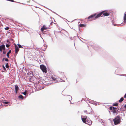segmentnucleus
Here are the masks:
<instances>
[{
	"label": "nucleus",
	"instance_id": "obj_27",
	"mask_svg": "<svg viewBox=\"0 0 126 126\" xmlns=\"http://www.w3.org/2000/svg\"><path fill=\"white\" fill-rule=\"evenodd\" d=\"M2 67L3 68V69L5 71H6V68L5 67L4 65H2Z\"/></svg>",
	"mask_w": 126,
	"mask_h": 126
},
{
	"label": "nucleus",
	"instance_id": "obj_8",
	"mask_svg": "<svg viewBox=\"0 0 126 126\" xmlns=\"http://www.w3.org/2000/svg\"><path fill=\"white\" fill-rule=\"evenodd\" d=\"M86 123L85 124H87L89 125H91L92 123V121L89 118H88L86 121Z\"/></svg>",
	"mask_w": 126,
	"mask_h": 126
},
{
	"label": "nucleus",
	"instance_id": "obj_50",
	"mask_svg": "<svg viewBox=\"0 0 126 126\" xmlns=\"http://www.w3.org/2000/svg\"><path fill=\"white\" fill-rule=\"evenodd\" d=\"M120 114H121V115H123V116H124L123 115V114H122V113H120Z\"/></svg>",
	"mask_w": 126,
	"mask_h": 126
},
{
	"label": "nucleus",
	"instance_id": "obj_49",
	"mask_svg": "<svg viewBox=\"0 0 126 126\" xmlns=\"http://www.w3.org/2000/svg\"><path fill=\"white\" fill-rule=\"evenodd\" d=\"M111 119H111V118H110V119H109V120H110V121H111V120H112H112Z\"/></svg>",
	"mask_w": 126,
	"mask_h": 126
},
{
	"label": "nucleus",
	"instance_id": "obj_46",
	"mask_svg": "<svg viewBox=\"0 0 126 126\" xmlns=\"http://www.w3.org/2000/svg\"><path fill=\"white\" fill-rule=\"evenodd\" d=\"M5 60V58H3L2 59V62L4 60Z\"/></svg>",
	"mask_w": 126,
	"mask_h": 126
},
{
	"label": "nucleus",
	"instance_id": "obj_21",
	"mask_svg": "<svg viewBox=\"0 0 126 126\" xmlns=\"http://www.w3.org/2000/svg\"><path fill=\"white\" fill-rule=\"evenodd\" d=\"M85 25L84 24H81L79 25V27H85Z\"/></svg>",
	"mask_w": 126,
	"mask_h": 126
},
{
	"label": "nucleus",
	"instance_id": "obj_55",
	"mask_svg": "<svg viewBox=\"0 0 126 126\" xmlns=\"http://www.w3.org/2000/svg\"><path fill=\"white\" fill-rule=\"evenodd\" d=\"M62 81H63V82H64L65 81L64 80H62Z\"/></svg>",
	"mask_w": 126,
	"mask_h": 126
},
{
	"label": "nucleus",
	"instance_id": "obj_56",
	"mask_svg": "<svg viewBox=\"0 0 126 126\" xmlns=\"http://www.w3.org/2000/svg\"><path fill=\"white\" fill-rule=\"evenodd\" d=\"M75 37V36H74V37H73V39H74V38Z\"/></svg>",
	"mask_w": 126,
	"mask_h": 126
},
{
	"label": "nucleus",
	"instance_id": "obj_23",
	"mask_svg": "<svg viewBox=\"0 0 126 126\" xmlns=\"http://www.w3.org/2000/svg\"><path fill=\"white\" fill-rule=\"evenodd\" d=\"M118 105V103H114L113 104V105L114 106H116Z\"/></svg>",
	"mask_w": 126,
	"mask_h": 126
},
{
	"label": "nucleus",
	"instance_id": "obj_10",
	"mask_svg": "<svg viewBox=\"0 0 126 126\" xmlns=\"http://www.w3.org/2000/svg\"><path fill=\"white\" fill-rule=\"evenodd\" d=\"M47 29V28L46 27V26L44 25L41 29V30L42 32L44 31V30H46Z\"/></svg>",
	"mask_w": 126,
	"mask_h": 126
},
{
	"label": "nucleus",
	"instance_id": "obj_22",
	"mask_svg": "<svg viewBox=\"0 0 126 126\" xmlns=\"http://www.w3.org/2000/svg\"><path fill=\"white\" fill-rule=\"evenodd\" d=\"M68 96V98H69V101H71L72 100V97L70 95H67Z\"/></svg>",
	"mask_w": 126,
	"mask_h": 126
},
{
	"label": "nucleus",
	"instance_id": "obj_43",
	"mask_svg": "<svg viewBox=\"0 0 126 126\" xmlns=\"http://www.w3.org/2000/svg\"><path fill=\"white\" fill-rule=\"evenodd\" d=\"M54 24V23H53V22H51V23H50V25H52L53 23Z\"/></svg>",
	"mask_w": 126,
	"mask_h": 126
},
{
	"label": "nucleus",
	"instance_id": "obj_9",
	"mask_svg": "<svg viewBox=\"0 0 126 126\" xmlns=\"http://www.w3.org/2000/svg\"><path fill=\"white\" fill-rule=\"evenodd\" d=\"M123 19V25H124L126 23V13H125L124 14Z\"/></svg>",
	"mask_w": 126,
	"mask_h": 126
},
{
	"label": "nucleus",
	"instance_id": "obj_35",
	"mask_svg": "<svg viewBox=\"0 0 126 126\" xmlns=\"http://www.w3.org/2000/svg\"><path fill=\"white\" fill-rule=\"evenodd\" d=\"M8 1H11L13 2H15L16 1L13 0H8Z\"/></svg>",
	"mask_w": 126,
	"mask_h": 126
},
{
	"label": "nucleus",
	"instance_id": "obj_13",
	"mask_svg": "<svg viewBox=\"0 0 126 126\" xmlns=\"http://www.w3.org/2000/svg\"><path fill=\"white\" fill-rule=\"evenodd\" d=\"M0 48L1 49H2L3 50H5V46L4 44H2L1 45H0Z\"/></svg>",
	"mask_w": 126,
	"mask_h": 126
},
{
	"label": "nucleus",
	"instance_id": "obj_14",
	"mask_svg": "<svg viewBox=\"0 0 126 126\" xmlns=\"http://www.w3.org/2000/svg\"><path fill=\"white\" fill-rule=\"evenodd\" d=\"M2 102L4 104H8L10 103V102L7 101L6 100H4L2 101Z\"/></svg>",
	"mask_w": 126,
	"mask_h": 126
},
{
	"label": "nucleus",
	"instance_id": "obj_36",
	"mask_svg": "<svg viewBox=\"0 0 126 126\" xmlns=\"http://www.w3.org/2000/svg\"><path fill=\"white\" fill-rule=\"evenodd\" d=\"M9 46V45L8 44H6V46L7 47H8Z\"/></svg>",
	"mask_w": 126,
	"mask_h": 126
},
{
	"label": "nucleus",
	"instance_id": "obj_37",
	"mask_svg": "<svg viewBox=\"0 0 126 126\" xmlns=\"http://www.w3.org/2000/svg\"><path fill=\"white\" fill-rule=\"evenodd\" d=\"M118 108V107H113V110H116Z\"/></svg>",
	"mask_w": 126,
	"mask_h": 126
},
{
	"label": "nucleus",
	"instance_id": "obj_45",
	"mask_svg": "<svg viewBox=\"0 0 126 126\" xmlns=\"http://www.w3.org/2000/svg\"><path fill=\"white\" fill-rule=\"evenodd\" d=\"M3 50V49H1V48H0V52H2Z\"/></svg>",
	"mask_w": 126,
	"mask_h": 126
},
{
	"label": "nucleus",
	"instance_id": "obj_41",
	"mask_svg": "<svg viewBox=\"0 0 126 126\" xmlns=\"http://www.w3.org/2000/svg\"><path fill=\"white\" fill-rule=\"evenodd\" d=\"M84 112L85 113H87V114H88L89 113H87V110H84Z\"/></svg>",
	"mask_w": 126,
	"mask_h": 126
},
{
	"label": "nucleus",
	"instance_id": "obj_48",
	"mask_svg": "<svg viewBox=\"0 0 126 126\" xmlns=\"http://www.w3.org/2000/svg\"><path fill=\"white\" fill-rule=\"evenodd\" d=\"M46 83V82H45L44 83V84H44V85H48V84H45V83Z\"/></svg>",
	"mask_w": 126,
	"mask_h": 126
},
{
	"label": "nucleus",
	"instance_id": "obj_7",
	"mask_svg": "<svg viewBox=\"0 0 126 126\" xmlns=\"http://www.w3.org/2000/svg\"><path fill=\"white\" fill-rule=\"evenodd\" d=\"M14 45L15 47V53L17 54L19 50V47L15 43L14 44Z\"/></svg>",
	"mask_w": 126,
	"mask_h": 126
},
{
	"label": "nucleus",
	"instance_id": "obj_40",
	"mask_svg": "<svg viewBox=\"0 0 126 126\" xmlns=\"http://www.w3.org/2000/svg\"><path fill=\"white\" fill-rule=\"evenodd\" d=\"M10 105L8 104V105H4V106L5 107H7L8 106H10Z\"/></svg>",
	"mask_w": 126,
	"mask_h": 126
},
{
	"label": "nucleus",
	"instance_id": "obj_12",
	"mask_svg": "<svg viewBox=\"0 0 126 126\" xmlns=\"http://www.w3.org/2000/svg\"><path fill=\"white\" fill-rule=\"evenodd\" d=\"M27 75L28 76H30V77H33V75L32 74V72H29L27 73Z\"/></svg>",
	"mask_w": 126,
	"mask_h": 126
},
{
	"label": "nucleus",
	"instance_id": "obj_18",
	"mask_svg": "<svg viewBox=\"0 0 126 126\" xmlns=\"http://www.w3.org/2000/svg\"><path fill=\"white\" fill-rule=\"evenodd\" d=\"M119 108H118V109L117 110V111H118V113H119L120 115H121L120 113H122V114H123V115L124 116H125V114H124V112H123L120 111V110H119Z\"/></svg>",
	"mask_w": 126,
	"mask_h": 126
},
{
	"label": "nucleus",
	"instance_id": "obj_1",
	"mask_svg": "<svg viewBox=\"0 0 126 126\" xmlns=\"http://www.w3.org/2000/svg\"><path fill=\"white\" fill-rule=\"evenodd\" d=\"M106 11L104 10L102 11L98 14L97 13H95L92 14L88 17L87 18L89 19H90L93 18V20H95L98 18L100 17L101 16L103 15L104 16H109L110 15V13L107 12H105Z\"/></svg>",
	"mask_w": 126,
	"mask_h": 126
},
{
	"label": "nucleus",
	"instance_id": "obj_6",
	"mask_svg": "<svg viewBox=\"0 0 126 126\" xmlns=\"http://www.w3.org/2000/svg\"><path fill=\"white\" fill-rule=\"evenodd\" d=\"M89 102L92 104H94L95 105H98L100 104V103L99 102H97L94 100L90 99Z\"/></svg>",
	"mask_w": 126,
	"mask_h": 126
},
{
	"label": "nucleus",
	"instance_id": "obj_17",
	"mask_svg": "<svg viewBox=\"0 0 126 126\" xmlns=\"http://www.w3.org/2000/svg\"><path fill=\"white\" fill-rule=\"evenodd\" d=\"M18 97L19 99H21L22 100L24 99V96L21 94H19L18 96Z\"/></svg>",
	"mask_w": 126,
	"mask_h": 126
},
{
	"label": "nucleus",
	"instance_id": "obj_31",
	"mask_svg": "<svg viewBox=\"0 0 126 126\" xmlns=\"http://www.w3.org/2000/svg\"><path fill=\"white\" fill-rule=\"evenodd\" d=\"M9 27H6L5 28V29L6 30H9Z\"/></svg>",
	"mask_w": 126,
	"mask_h": 126
},
{
	"label": "nucleus",
	"instance_id": "obj_62",
	"mask_svg": "<svg viewBox=\"0 0 126 126\" xmlns=\"http://www.w3.org/2000/svg\"><path fill=\"white\" fill-rule=\"evenodd\" d=\"M109 112H110V111H109Z\"/></svg>",
	"mask_w": 126,
	"mask_h": 126
},
{
	"label": "nucleus",
	"instance_id": "obj_25",
	"mask_svg": "<svg viewBox=\"0 0 126 126\" xmlns=\"http://www.w3.org/2000/svg\"><path fill=\"white\" fill-rule=\"evenodd\" d=\"M19 48H23V47L20 44H18L17 45Z\"/></svg>",
	"mask_w": 126,
	"mask_h": 126
},
{
	"label": "nucleus",
	"instance_id": "obj_51",
	"mask_svg": "<svg viewBox=\"0 0 126 126\" xmlns=\"http://www.w3.org/2000/svg\"><path fill=\"white\" fill-rule=\"evenodd\" d=\"M79 31L80 32H81L80 30V29L79 28Z\"/></svg>",
	"mask_w": 126,
	"mask_h": 126
},
{
	"label": "nucleus",
	"instance_id": "obj_54",
	"mask_svg": "<svg viewBox=\"0 0 126 126\" xmlns=\"http://www.w3.org/2000/svg\"><path fill=\"white\" fill-rule=\"evenodd\" d=\"M17 54H16V55H15L14 56H15V57L16 56V55Z\"/></svg>",
	"mask_w": 126,
	"mask_h": 126
},
{
	"label": "nucleus",
	"instance_id": "obj_61",
	"mask_svg": "<svg viewBox=\"0 0 126 126\" xmlns=\"http://www.w3.org/2000/svg\"><path fill=\"white\" fill-rule=\"evenodd\" d=\"M95 50H97V49H95Z\"/></svg>",
	"mask_w": 126,
	"mask_h": 126
},
{
	"label": "nucleus",
	"instance_id": "obj_4",
	"mask_svg": "<svg viewBox=\"0 0 126 126\" xmlns=\"http://www.w3.org/2000/svg\"><path fill=\"white\" fill-rule=\"evenodd\" d=\"M40 68L44 73H47V68L46 66L44 65L43 64L40 65Z\"/></svg>",
	"mask_w": 126,
	"mask_h": 126
},
{
	"label": "nucleus",
	"instance_id": "obj_24",
	"mask_svg": "<svg viewBox=\"0 0 126 126\" xmlns=\"http://www.w3.org/2000/svg\"><path fill=\"white\" fill-rule=\"evenodd\" d=\"M5 66L6 68H8L9 67V66L8 64V63H6L5 65Z\"/></svg>",
	"mask_w": 126,
	"mask_h": 126
},
{
	"label": "nucleus",
	"instance_id": "obj_29",
	"mask_svg": "<svg viewBox=\"0 0 126 126\" xmlns=\"http://www.w3.org/2000/svg\"><path fill=\"white\" fill-rule=\"evenodd\" d=\"M48 9L49 10H50L53 13H55V14H56L58 15L59 16H60V17H61V18H63L62 17H61V16H60L59 15H58L55 12H53V11H52L50 9Z\"/></svg>",
	"mask_w": 126,
	"mask_h": 126
},
{
	"label": "nucleus",
	"instance_id": "obj_5",
	"mask_svg": "<svg viewBox=\"0 0 126 126\" xmlns=\"http://www.w3.org/2000/svg\"><path fill=\"white\" fill-rule=\"evenodd\" d=\"M81 120L83 123H86V121L87 119H88L87 118L86 116H81Z\"/></svg>",
	"mask_w": 126,
	"mask_h": 126
},
{
	"label": "nucleus",
	"instance_id": "obj_11",
	"mask_svg": "<svg viewBox=\"0 0 126 126\" xmlns=\"http://www.w3.org/2000/svg\"><path fill=\"white\" fill-rule=\"evenodd\" d=\"M51 78L53 81H55V82H58V80H57V79L55 77L52 76L51 77Z\"/></svg>",
	"mask_w": 126,
	"mask_h": 126
},
{
	"label": "nucleus",
	"instance_id": "obj_19",
	"mask_svg": "<svg viewBox=\"0 0 126 126\" xmlns=\"http://www.w3.org/2000/svg\"><path fill=\"white\" fill-rule=\"evenodd\" d=\"M113 25L115 26H122V25L121 24H113Z\"/></svg>",
	"mask_w": 126,
	"mask_h": 126
},
{
	"label": "nucleus",
	"instance_id": "obj_52",
	"mask_svg": "<svg viewBox=\"0 0 126 126\" xmlns=\"http://www.w3.org/2000/svg\"><path fill=\"white\" fill-rule=\"evenodd\" d=\"M79 39L81 41V42H83V41H82L80 39H79Z\"/></svg>",
	"mask_w": 126,
	"mask_h": 126
},
{
	"label": "nucleus",
	"instance_id": "obj_3",
	"mask_svg": "<svg viewBox=\"0 0 126 126\" xmlns=\"http://www.w3.org/2000/svg\"><path fill=\"white\" fill-rule=\"evenodd\" d=\"M112 121H113L115 125H117L119 124L121 122L120 116L119 115L117 116Z\"/></svg>",
	"mask_w": 126,
	"mask_h": 126
},
{
	"label": "nucleus",
	"instance_id": "obj_60",
	"mask_svg": "<svg viewBox=\"0 0 126 126\" xmlns=\"http://www.w3.org/2000/svg\"><path fill=\"white\" fill-rule=\"evenodd\" d=\"M8 40H7V42H8Z\"/></svg>",
	"mask_w": 126,
	"mask_h": 126
},
{
	"label": "nucleus",
	"instance_id": "obj_39",
	"mask_svg": "<svg viewBox=\"0 0 126 126\" xmlns=\"http://www.w3.org/2000/svg\"><path fill=\"white\" fill-rule=\"evenodd\" d=\"M5 60L6 62H8L9 61L6 58H5Z\"/></svg>",
	"mask_w": 126,
	"mask_h": 126
},
{
	"label": "nucleus",
	"instance_id": "obj_63",
	"mask_svg": "<svg viewBox=\"0 0 126 126\" xmlns=\"http://www.w3.org/2000/svg\"><path fill=\"white\" fill-rule=\"evenodd\" d=\"M78 36V37L79 38V36Z\"/></svg>",
	"mask_w": 126,
	"mask_h": 126
},
{
	"label": "nucleus",
	"instance_id": "obj_2",
	"mask_svg": "<svg viewBox=\"0 0 126 126\" xmlns=\"http://www.w3.org/2000/svg\"><path fill=\"white\" fill-rule=\"evenodd\" d=\"M39 79H38V80H39L38 81L37 83V87H38V89L39 90H41L44 88V83L45 82V81H44L43 82H42Z\"/></svg>",
	"mask_w": 126,
	"mask_h": 126
},
{
	"label": "nucleus",
	"instance_id": "obj_30",
	"mask_svg": "<svg viewBox=\"0 0 126 126\" xmlns=\"http://www.w3.org/2000/svg\"><path fill=\"white\" fill-rule=\"evenodd\" d=\"M112 111L114 114L117 113V111L115 110H113Z\"/></svg>",
	"mask_w": 126,
	"mask_h": 126
},
{
	"label": "nucleus",
	"instance_id": "obj_32",
	"mask_svg": "<svg viewBox=\"0 0 126 126\" xmlns=\"http://www.w3.org/2000/svg\"><path fill=\"white\" fill-rule=\"evenodd\" d=\"M6 53V51L5 50H3V54H5Z\"/></svg>",
	"mask_w": 126,
	"mask_h": 126
},
{
	"label": "nucleus",
	"instance_id": "obj_33",
	"mask_svg": "<svg viewBox=\"0 0 126 126\" xmlns=\"http://www.w3.org/2000/svg\"><path fill=\"white\" fill-rule=\"evenodd\" d=\"M118 75L120 76H124L126 77V75H122V74H117Z\"/></svg>",
	"mask_w": 126,
	"mask_h": 126
},
{
	"label": "nucleus",
	"instance_id": "obj_58",
	"mask_svg": "<svg viewBox=\"0 0 126 126\" xmlns=\"http://www.w3.org/2000/svg\"><path fill=\"white\" fill-rule=\"evenodd\" d=\"M71 102H70V104H72V103H71Z\"/></svg>",
	"mask_w": 126,
	"mask_h": 126
},
{
	"label": "nucleus",
	"instance_id": "obj_53",
	"mask_svg": "<svg viewBox=\"0 0 126 126\" xmlns=\"http://www.w3.org/2000/svg\"><path fill=\"white\" fill-rule=\"evenodd\" d=\"M70 39H71V40H73V39H72V37H71V38H70Z\"/></svg>",
	"mask_w": 126,
	"mask_h": 126
},
{
	"label": "nucleus",
	"instance_id": "obj_34",
	"mask_svg": "<svg viewBox=\"0 0 126 126\" xmlns=\"http://www.w3.org/2000/svg\"><path fill=\"white\" fill-rule=\"evenodd\" d=\"M121 107L120 108V110H123L122 108L123 107V106L122 105L121 106Z\"/></svg>",
	"mask_w": 126,
	"mask_h": 126
},
{
	"label": "nucleus",
	"instance_id": "obj_59",
	"mask_svg": "<svg viewBox=\"0 0 126 126\" xmlns=\"http://www.w3.org/2000/svg\"><path fill=\"white\" fill-rule=\"evenodd\" d=\"M71 102H70V104H72V103H71Z\"/></svg>",
	"mask_w": 126,
	"mask_h": 126
},
{
	"label": "nucleus",
	"instance_id": "obj_26",
	"mask_svg": "<svg viewBox=\"0 0 126 126\" xmlns=\"http://www.w3.org/2000/svg\"><path fill=\"white\" fill-rule=\"evenodd\" d=\"M109 108H110V110H113V106H111Z\"/></svg>",
	"mask_w": 126,
	"mask_h": 126
},
{
	"label": "nucleus",
	"instance_id": "obj_15",
	"mask_svg": "<svg viewBox=\"0 0 126 126\" xmlns=\"http://www.w3.org/2000/svg\"><path fill=\"white\" fill-rule=\"evenodd\" d=\"M11 50H10L9 51L7 52L6 54V56L8 58H9V54L11 53Z\"/></svg>",
	"mask_w": 126,
	"mask_h": 126
},
{
	"label": "nucleus",
	"instance_id": "obj_57",
	"mask_svg": "<svg viewBox=\"0 0 126 126\" xmlns=\"http://www.w3.org/2000/svg\"><path fill=\"white\" fill-rule=\"evenodd\" d=\"M26 96H25V97H24V98H26Z\"/></svg>",
	"mask_w": 126,
	"mask_h": 126
},
{
	"label": "nucleus",
	"instance_id": "obj_38",
	"mask_svg": "<svg viewBox=\"0 0 126 126\" xmlns=\"http://www.w3.org/2000/svg\"><path fill=\"white\" fill-rule=\"evenodd\" d=\"M2 101L0 100V106H1L2 105Z\"/></svg>",
	"mask_w": 126,
	"mask_h": 126
},
{
	"label": "nucleus",
	"instance_id": "obj_47",
	"mask_svg": "<svg viewBox=\"0 0 126 126\" xmlns=\"http://www.w3.org/2000/svg\"><path fill=\"white\" fill-rule=\"evenodd\" d=\"M124 107L125 109H126V104L125 106H124Z\"/></svg>",
	"mask_w": 126,
	"mask_h": 126
},
{
	"label": "nucleus",
	"instance_id": "obj_64",
	"mask_svg": "<svg viewBox=\"0 0 126 126\" xmlns=\"http://www.w3.org/2000/svg\"><path fill=\"white\" fill-rule=\"evenodd\" d=\"M123 24H122V25H123Z\"/></svg>",
	"mask_w": 126,
	"mask_h": 126
},
{
	"label": "nucleus",
	"instance_id": "obj_44",
	"mask_svg": "<svg viewBox=\"0 0 126 126\" xmlns=\"http://www.w3.org/2000/svg\"><path fill=\"white\" fill-rule=\"evenodd\" d=\"M93 111H91V112L90 113H89V114H92L93 113Z\"/></svg>",
	"mask_w": 126,
	"mask_h": 126
},
{
	"label": "nucleus",
	"instance_id": "obj_28",
	"mask_svg": "<svg viewBox=\"0 0 126 126\" xmlns=\"http://www.w3.org/2000/svg\"><path fill=\"white\" fill-rule=\"evenodd\" d=\"M26 91H25V92H21V94H23L24 95H26Z\"/></svg>",
	"mask_w": 126,
	"mask_h": 126
},
{
	"label": "nucleus",
	"instance_id": "obj_42",
	"mask_svg": "<svg viewBox=\"0 0 126 126\" xmlns=\"http://www.w3.org/2000/svg\"><path fill=\"white\" fill-rule=\"evenodd\" d=\"M18 91L15 90V93L16 94H17L18 93Z\"/></svg>",
	"mask_w": 126,
	"mask_h": 126
},
{
	"label": "nucleus",
	"instance_id": "obj_16",
	"mask_svg": "<svg viewBox=\"0 0 126 126\" xmlns=\"http://www.w3.org/2000/svg\"><path fill=\"white\" fill-rule=\"evenodd\" d=\"M15 90L18 91L19 89V87L18 86V85L16 84L15 86Z\"/></svg>",
	"mask_w": 126,
	"mask_h": 126
},
{
	"label": "nucleus",
	"instance_id": "obj_20",
	"mask_svg": "<svg viewBox=\"0 0 126 126\" xmlns=\"http://www.w3.org/2000/svg\"><path fill=\"white\" fill-rule=\"evenodd\" d=\"M124 98L123 97H122L120 98L119 100V103L122 102L124 100Z\"/></svg>",
	"mask_w": 126,
	"mask_h": 126
}]
</instances>
